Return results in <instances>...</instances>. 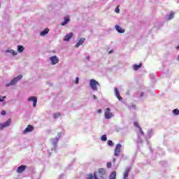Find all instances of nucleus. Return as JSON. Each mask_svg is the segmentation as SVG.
I'll list each match as a JSON object with an SVG mask.
<instances>
[{"label": "nucleus", "mask_w": 179, "mask_h": 179, "mask_svg": "<svg viewBox=\"0 0 179 179\" xmlns=\"http://www.w3.org/2000/svg\"><path fill=\"white\" fill-rule=\"evenodd\" d=\"M62 135V132H59L58 133L57 136L55 138L51 140V143L53 146V148H52V150L57 152V146L58 145V141L61 139Z\"/></svg>", "instance_id": "nucleus-1"}, {"label": "nucleus", "mask_w": 179, "mask_h": 179, "mask_svg": "<svg viewBox=\"0 0 179 179\" xmlns=\"http://www.w3.org/2000/svg\"><path fill=\"white\" fill-rule=\"evenodd\" d=\"M23 78L22 74H20L17 77H15L10 83H7L5 84L6 87H10V86H15L19 80H20Z\"/></svg>", "instance_id": "nucleus-2"}, {"label": "nucleus", "mask_w": 179, "mask_h": 179, "mask_svg": "<svg viewBox=\"0 0 179 179\" xmlns=\"http://www.w3.org/2000/svg\"><path fill=\"white\" fill-rule=\"evenodd\" d=\"M150 92H152V91L148 90L145 92H137L136 97H138V99H142V97L146 98V97H148V96H152L153 94H152V93H150Z\"/></svg>", "instance_id": "nucleus-3"}, {"label": "nucleus", "mask_w": 179, "mask_h": 179, "mask_svg": "<svg viewBox=\"0 0 179 179\" xmlns=\"http://www.w3.org/2000/svg\"><path fill=\"white\" fill-rule=\"evenodd\" d=\"M90 86L92 90H97L100 87V84L94 79H92L90 81Z\"/></svg>", "instance_id": "nucleus-4"}, {"label": "nucleus", "mask_w": 179, "mask_h": 179, "mask_svg": "<svg viewBox=\"0 0 179 179\" xmlns=\"http://www.w3.org/2000/svg\"><path fill=\"white\" fill-rule=\"evenodd\" d=\"M64 101V98L61 96V94H59L54 101L55 106H61Z\"/></svg>", "instance_id": "nucleus-5"}, {"label": "nucleus", "mask_w": 179, "mask_h": 179, "mask_svg": "<svg viewBox=\"0 0 179 179\" xmlns=\"http://www.w3.org/2000/svg\"><path fill=\"white\" fill-rule=\"evenodd\" d=\"M121 148H122V145H121V143H118L116 145L114 152V156H115L116 157H118V156H120V153H121Z\"/></svg>", "instance_id": "nucleus-6"}, {"label": "nucleus", "mask_w": 179, "mask_h": 179, "mask_svg": "<svg viewBox=\"0 0 179 179\" xmlns=\"http://www.w3.org/2000/svg\"><path fill=\"white\" fill-rule=\"evenodd\" d=\"M27 101H29V103H30V101H32L34 108H36L37 106V96H29L27 99Z\"/></svg>", "instance_id": "nucleus-7"}, {"label": "nucleus", "mask_w": 179, "mask_h": 179, "mask_svg": "<svg viewBox=\"0 0 179 179\" xmlns=\"http://www.w3.org/2000/svg\"><path fill=\"white\" fill-rule=\"evenodd\" d=\"M110 111H111V108H107L106 109V111H105L106 120H110V118H111L113 116V113H111Z\"/></svg>", "instance_id": "nucleus-8"}, {"label": "nucleus", "mask_w": 179, "mask_h": 179, "mask_svg": "<svg viewBox=\"0 0 179 179\" xmlns=\"http://www.w3.org/2000/svg\"><path fill=\"white\" fill-rule=\"evenodd\" d=\"M27 169V166L26 165L22 164L17 168L16 171L17 174H21V173H23L24 171H25Z\"/></svg>", "instance_id": "nucleus-9"}, {"label": "nucleus", "mask_w": 179, "mask_h": 179, "mask_svg": "<svg viewBox=\"0 0 179 179\" xmlns=\"http://www.w3.org/2000/svg\"><path fill=\"white\" fill-rule=\"evenodd\" d=\"M50 61L52 65H57L59 62V59L57 56H52L50 57Z\"/></svg>", "instance_id": "nucleus-10"}, {"label": "nucleus", "mask_w": 179, "mask_h": 179, "mask_svg": "<svg viewBox=\"0 0 179 179\" xmlns=\"http://www.w3.org/2000/svg\"><path fill=\"white\" fill-rule=\"evenodd\" d=\"M10 126V120H8L3 123H0V130L3 129V128H6Z\"/></svg>", "instance_id": "nucleus-11"}, {"label": "nucleus", "mask_w": 179, "mask_h": 179, "mask_svg": "<svg viewBox=\"0 0 179 179\" xmlns=\"http://www.w3.org/2000/svg\"><path fill=\"white\" fill-rule=\"evenodd\" d=\"M34 131V127L33 125H28L27 127L23 131V134H29V132H33Z\"/></svg>", "instance_id": "nucleus-12"}, {"label": "nucleus", "mask_w": 179, "mask_h": 179, "mask_svg": "<svg viewBox=\"0 0 179 179\" xmlns=\"http://www.w3.org/2000/svg\"><path fill=\"white\" fill-rule=\"evenodd\" d=\"M115 94L117 99H118L119 101H121L122 103H123V104L127 105V102L123 101L121 95H120V90H115Z\"/></svg>", "instance_id": "nucleus-13"}, {"label": "nucleus", "mask_w": 179, "mask_h": 179, "mask_svg": "<svg viewBox=\"0 0 179 179\" xmlns=\"http://www.w3.org/2000/svg\"><path fill=\"white\" fill-rule=\"evenodd\" d=\"M85 38H81L78 42L76 44V48H79V47H80V45H83V43H85Z\"/></svg>", "instance_id": "nucleus-14"}, {"label": "nucleus", "mask_w": 179, "mask_h": 179, "mask_svg": "<svg viewBox=\"0 0 179 179\" xmlns=\"http://www.w3.org/2000/svg\"><path fill=\"white\" fill-rule=\"evenodd\" d=\"M71 22V19H69V16H66L64 18V22L61 23L62 26H66Z\"/></svg>", "instance_id": "nucleus-15"}, {"label": "nucleus", "mask_w": 179, "mask_h": 179, "mask_svg": "<svg viewBox=\"0 0 179 179\" xmlns=\"http://www.w3.org/2000/svg\"><path fill=\"white\" fill-rule=\"evenodd\" d=\"M169 152H175V153H179V150L177 149L175 146H169L168 148Z\"/></svg>", "instance_id": "nucleus-16"}, {"label": "nucleus", "mask_w": 179, "mask_h": 179, "mask_svg": "<svg viewBox=\"0 0 179 179\" xmlns=\"http://www.w3.org/2000/svg\"><path fill=\"white\" fill-rule=\"evenodd\" d=\"M71 37H73V34L72 32L66 34L64 38V41H69Z\"/></svg>", "instance_id": "nucleus-17"}, {"label": "nucleus", "mask_w": 179, "mask_h": 179, "mask_svg": "<svg viewBox=\"0 0 179 179\" xmlns=\"http://www.w3.org/2000/svg\"><path fill=\"white\" fill-rule=\"evenodd\" d=\"M131 169H132V167H131V166H129L128 168H127L125 173L124 174L123 178H128Z\"/></svg>", "instance_id": "nucleus-18"}, {"label": "nucleus", "mask_w": 179, "mask_h": 179, "mask_svg": "<svg viewBox=\"0 0 179 179\" xmlns=\"http://www.w3.org/2000/svg\"><path fill=\"white\" fill-rule=\"evenodd\" d=\"M153 136V129H150L148 131L147 135L145 136V139H150Z\"/></svg>", "instance_id": "nucleus-19"}, {"label": "nucleus", "mask_w": 179, "mask_h": 179, "mask_svg": "<svg viewBox=\"0 0 179 179\" xmlns=\"http://www.w3.org/2000/svg\"><path fill=\"white\" fill-rule=\"evenodd\" d=\"M115 29L117 31V33H125V29H122L120 26L119 25H115Z\"/></svg>", "instance_id": "nucleus-20"}, {"label": "nucleus", "mask_w": 179, "mask_h": 179, "mask_svg": "<svg viewBox=\"0 0 179 179\" xmlns=\"http://www.w3.org/2000/svg\"><path fill=\"white\" fill-rule=\"evenodd\" d=\"M6 54H11L12 55H17V52L13 50H6L4 52Z\"/></svg>", "instance_id": "nucleus-21"}, {"label": "nucleus", "mask_w": 179, "mask_h": 179, "mask_svg": "<svg viewBox=\"0 0 179 179\" xmlns=\"http://www.w3.org/2000/svg\"><path fill=\"white\" fill-rule=\"evenodd\" d=\"M142 63H140L139 64H134L133 65V69L134 71H139L141 68H142Z\"/></svg>", "instance_id": "nucleus-22"}, {"label": "nucleus", "mask_w": 179, "mask_h": 179, "mask_svg": "<svg viewBox=\"0 0 179 179\" xmlns=\"http://www.w3.org/2000/svg\"><path fill=\"white\" fill-rule=\"evenodd\" d=\"M49 32H50V29H48V28H46L43 31H41L40 36H41L42 37H44V36H45L46 34H48Z\"/></svg>", "instance_id": "nucleus-23"}, {"label": "nucleus", "mask_w": 179, "mask_h": 179, "mask_svg": "<svg viewBox=\"0 0 179 179\" xmlns=\"http://www.w3.org/2000/svg\"><path fill=\"white\" fill-rule=\"evenodd\" d=\"M117 178V171H113L110 173L109 176V179H115Z\"/></svg>", "instance_id": "nucleus-24"}, {"label": "nucleus", "mask_w": 179, "mask_h": 179, "mask_svg": "<svg viewBox=\"0 0 179 179\" xmlns=\"http://www.w3.org/2000/svg\"><path fill=\"white\" fill-rule=\"evenodd\" d=\"M137 143L142 144L143 143V140H142V138L141 137V134H137Z\"/></svg>", "instance_id": "nucleus-25"}, {"label": "nucleus", "mask_w": 179, "mask_h": 179, "mask_svg": "<svg viewBox=\"0 0 179 179\" xmlns=\"http://www.w3.org/2000/svg\"><path fill=\"white\" fill-rule=\"evenodd\" d=\"M98 173L99 174V176L106 174V169H104L103 168L99 169L98 171Z\"/></svg>", "instance_id": "nucleus-26"}, {"label": "nucleus", "mask_w": 179, "mask_h": 179, "mask_svg": "<svg viewBox=\"0 0 179 179\" xmlns=\"http://www.w3.org/2000/svg\"><path fill=\"white\" fill-rule=\"evenodd\" d=\"M52 117L55 120H57V118H59V117H61V113H53Z\"/></svg>", "instance_id": "nucleus-27"}, {"label": "nucleus", "mask_w": 179, "mask_h": 179, "mask_svg": "<svg viewBox=\"0 0 179 179\" xmlns=\"http://www.w3.org/2000/svg\"><path fill=\"white\" fill-rule=\"evenodd\" d=\"M127 107L129 108V110H136V105L135 104H130V105H127Z\"/></svg>", "instance_id": "nucleus-28"}, {"label": "nucleus", "mask_w": 179, "mask_h": 179, "mask_svg": "<svg viewBox=\"0 0 179 179\" xmlns=\"http://www.w3.org/2000/svg\"><path fill=\"white\" fill-rule=\"evenodd\" d=\"M17 51L18 52H22V51H24V47H23L22 45H18Z\"/></svg>", "instance_id": "nucleus-29"}, {"label": "nucleus", "mask_w": 179, "mask_h": 179, "mask_svg": "<svg viewBox=\"0 0 179 179\" xmlns=\"http://www.w3.org/2000/svg\"><path fill=\"white\" fill-rule=\"evenodd\" d=\"M174 17V13H171L168 16H166L167 20H171Z\"/></svg>", "instance_id": "nucleus-30"}, {"label": "nucleus", "mask_w": 179, "mask_h": 179, "mask_svg": "<svg viewBox=\"0 0 179 179\" xmlns=\"http://www.w3.org/2000/svg\"><path fill=\"white\" fill-rule=\"evenodd\" d=\"M94 173H88L87 175L86 179H94Z\"/></svg>", "instance_id": "nucleus-31"}, {"label": "nucleus", "mask_w": 179, "mask_h": 179, "mask_svg": "<svg viewBox=\"0 0 179 179\" xmlns=\"http://www.w3.org/2000/svg\"><path fill=\"white\" fill-rule=\"evenodd\" d=\"M101 141H102V142H106L107 141V135L106 134L102 135L101 137Z\"/></svg>", "instance_id": "nucleus-32"}, {"label": "nucleus", "mask_w": 179, "mask_h": 179, "mask_svg": "<svg viewBox=\"0 0 179 179\" xmlns=\"http://www.w3.org/2000/svg\"><path fill=\"white\" fill-rule=\"evenodd\" d=\"M172 113H173V115H179V110H178V108L173 109L172 110Z\"/></svg>", "instance_id": "nucleus-33"}, {"label": "nucleus", "mask_w": 179, "mask_h": 179, "mask_svg": "<svg viewBox=\"0 0 179 179\" xmlns=\"http://www.w3.org/2000/svg\"><path fill=\"white\" fill-rule=\"evenodd\" d=\"M159 164L162 166V167H167V162L166 161H162L159 162Z\"/></svg>", "instance_id": "nucleus-34"}, {"label": "nucleus", "mask_w": 179, "mask_h": 179, "mask_svg": "<svg viewBox=\"0 0 179 179\" xmlns=\"http://www.w3.org/2000/svg\"><path fill=\"white\" fill-rule=\"evenodd\" d=\"M107 169H111L113 166V163L111 162H107L106 164Z\"/></svg>", "instance_id": "nucleus-35"}, {"label": "nucleus", "mask_w": 179, "mask_h": 179, "mask_svg": "<svg viewBox=\"0 0 179 179\" xmlns=\"http://www.w3.org/2000/svg\"><path fill=\"white\" fill-rule=\"evenodd\" d=\"M108 146L113 147V146H114V142H113V141H111V140H108Z\"/></svg>", "instance_id": "nucleus-36"}, {"label": "nucleus", "mask_w": 179, "mask_h": 179, "mask_svg": "<svg viewBox=\"0 0 179 179\" xmlns=\"http://www.w3.org/2000/svg\"><path fill=\"white\" fill-rule=\"evenodd\" d=\"M138 129L141 135H142V136H145V133L143 132V130H142V127H139Z\"/></svg>", "instance_id": "nucleus-37"}, {"label": "nucleus", "mask_w": 179, "mask_h": 179, "mask_svg": "<svg viewBox=\"0 0 179 179\" xmlns=\"http://www.w3.org/2000/svg\"><path fill=\"white\" fill-rule=\"evenodd\" d=\"M5 99H6V96H0V103H3Z\"/></svg>", "instance_id": "nucleus-38"}, {"label": "nucleus", "mask_w": 179, "mask_h": 179, "mask_svg": "<svg viewBox=\"0 0 179 179\" xmlns=\"http://www.w3.org/2000/svg\"><path fill=\"white\" fill-rule=\"evenodd\" d=\"M115 12L116 13H120V6H117V8L115 9Z\"/></svg>", "instance_id": "nucleus-39"}, {"label": "nucleus", "mask_w": 179, "mask_h": 179, "mask_svg": "<svg viewBox=\"0 0 179 179\" xmlns=\"http://www.w3.org/2000/svg\"><path fill=\"white\" fill-rule=\"evenodd\" d=\"M75 83H76V85H79V78L78 77L76 78Z\"/></svg>", "instance_id": "nucleus-40"}, {"label": "nucleus", "mask_w": 179, "mask_h": 179, "mask_svg": "<svg viewBox=\"0 0 179 179\" xmlns=\"http://www.w3.org/2000/svg\"><path fill=\"white\" fill-rule=\"evenodd\" d=\"M134 126H136L137 128H141V127L139 126V123H138V122H134Z\"/></svg>", "instance_id": "nucleus-41"}, {"label": "nucleus", "mask_w": 179, "mask_h": 179, "mask_svg": "<svg viewBox=\"0 0 179 179\" xmlns=\"http://www.w3.org/2000/svg\"><path fill=\"white\" fill-rule=\"evenodd\" d=\"M1 115H6V110H1Z\"/></svg>", "instance_id": "nucleus-42"}, {"label": "nucleus", "mask_w": 179, "mask_h": 179, "mask_svg": "<svg viewBox=\"0 0 179 179\" xmlns=\"http://www.w3.org/2000/svg\"><path fill=\"white\" fill-rule=\"evenodd\" d=\"M158 154L159 155H164V152H163L162 149H159V152L158 151Z\"/></svg>", "instance_id": "nucleus-43"}, {"label": "nucleus", "mask_w": 179, "mask_h": 179, "mask_svg": "<svg viewBox=\"0 0 179 179\" xmlns=\"http://www.w3.org/2000/svg\"><path fill=\"white\" fill-rule=\"evenodd\" d=\"M118 89H122V86H119V87H115L114 90H118Z\"/></svg>", "instance_id": "nucleus-44"}, {"label": "nucleus", "mask_w": 179, "mask_h": 179, "mask_svg": "<svg viewBox=\"0 0 179 179\" xmlns=\"http://www.w3.org/2000/svg\"><path fill=\"white\" fill-rule=\"evenodd\" d=\"M93 100H97V96L96 95H92Z\"/></svg>", "instance_id": "nucleus-45"}, {"label": "nucleus", "mask_w": 179, "mask_h": 179, "mask_svg": "<svg viewBox=\"0 0 179 179\" xmlns=\"http://www.w3.org/2000/svg\"><path fill=\"white\" fill-rule=\"evenodd\" d=\"M99 178L101 179H106V177H104V175H99Z\"/></svg>", "instance_id": "nucleus-46"}, {"label": "nucleus", "mask_w": 179, "mask_h": 179, "mask_svg": "<svg viewBox=\"0 0 179 179\" xmlns=\"http://www.w3.org/2000/svg\"><path fill=\"white\" fill-rule=\"evenodd\" d=\"M97 113H98V114H101V113H103V110L101 109H99L97 110Z\"/></svg>", "instance_id": "nucleus-47"}, {"label": "nucleus", "mask_w": 179, "mask_h": 179, "mask_svg": "<svg viewBox=\"0 0 179 179\" xmlns=\"http://www.w3.org/2000/svg\"><path fill=\"white\" fill-rule=\"evenodd\" d=\"M86 59L87 60V61H90V56H87L86 57Z\"/></svg>", "instance_id": "nucleus-48"}, {"label": "nucleus", "mask_w": 179, "mask_h": 179, "mask_svg": "<svg viewBox=\"0 0 179 179\" xmlns=\"http://www.w3.org/2000/svg\"><path fill=\"white\" fill-rule=\"evenodd\" d=\"M146 142H147V145H150V141H149V139H145Z\"/></svg>", "instance_id": "nucleus-49"}, {"label": "nucleus", "mask_w": 179, "mask_h": 179, "mask_svg": "<svg viewBox=\"0 0 179 179\" xmlns=\"http://www.w3.org/2000/svg\"><path fill=\"white\" fill-rule=\"evenodd\" d=\"M149 148L151 153H153V150L152 149V146L149 145Z\"/></svg>", "instance_id": "nucleus-50"}, {"label": "nucleus", "mask_w": 179, "mask_h": 179, "mask_svg": "<svg viewBox=\"0 0 179 179\" xmlns=\"http://www.w3.org/2000/svg\"><path fill=\"white\" fill-rule=\"evenodd\" d=\"M115 162H117V159L116 158H113V163L114 164V163H115Z\"/></svg>", "instance_id": "nucleus-51"}, {"label": "nucleus", "mask_w": 179, "mask_h": 179, "mask_svg": "<svg viewBox=\"0 0 179 179\" xmlns=\"http://www.w3.org/2000/svg\"><path fill=\"white\" fill-rule=\"evenodd\" d=\"M137 150H140L141 148L139 147V145H137Z\"/></svg>", "instance_id": "nucleus-52"}, {"label": "nucleus", "mask_w": 179, "mask_h": 179, "mask_svg": "<svg viewBox=\"0 0 179 179\" xmlns=\"http://www.w3.org/2000/svg\"><path fill=\"white\" fill-rule=\"evenodd\" d=\"M176 50H179V45L176 47Z\"/></svg>", "instance_id": "nucleus-53"}, {"label": "nucleus", "mask_w": 179, "mask_h": 179, "mask_svg": "<svg viewBox=\"0 0 179 179\" xmlns=\"http://www.w3.org/2000/svg\"><path fill=\"white\" fill-rule=\"evenodd\" d=\"M154 92L152 93V94H156V91H153Z\"/></svg>", "instance_id": "nucleus-54"}, {"label": "nucleus", "mask_w": 179, "mask_h": 179, "mask_svg": "<svg viewBox=\"0 0 179 179\" xmlns=\"http://www.w3.org/2000/svg\"><path fill=\"white\" fill-rule=\"evenodd\" d=\"M113 52V50L109 51V54H111Z\"/></svg>", "instance_id": "nucleus-55"}, {"label": "nucleus", "mask_w": 179, "mask_h": 179, "mask_svg": "<svg viewBox=\"0 0 179 179\" xmlns=\"http://www.w3.org/2000/svg\"><path fill=\"white\" fill-rule=\"evenodd\" d=\"M177 59H178V61H179V55H178V56L177 57Z\"/></svg>", "instance_id": "nucleus-56"}, {"label": "nucleus", "mask_w": 179, "mask_h": 179, "mask_svg": "<svg viewBox=\"0 0 179 179\" xmlns=\"http://www.w3.org/2000/svg\"><path fill=\"white\" fill-rule=\"evenodd\" d=\"M50 85V86H52V84H49Z\"/></svg>", "instance_id": "nucleus-57"}, {"label": "nucleus", "mask_w": 179, "mask_h": 179, "mask_svg": "<svg viewBox=\"0 0 179 179\" xmlns=\"http://www.w3.org/2000/svg\"><path fill=\"white\" fill-rule=\"evenodd\" d=\"M123 179H128V178H123Z\"/></svg>", "instance_id": "nucleus-58"}, {"label": "nucleus", "mask_w": 179, "mask_h": 179, "mask_svg": "<svg viewBox=\"0 0 179 179\" xmlns=\"http://www.w3.org/2000/svg\"><path fill=\"white\" fill-rule=\"evenodd\" d=\"M0 8H1V4H0Z\"/></svg>", "instance_id": "nucleus-59"}]
</instances>
